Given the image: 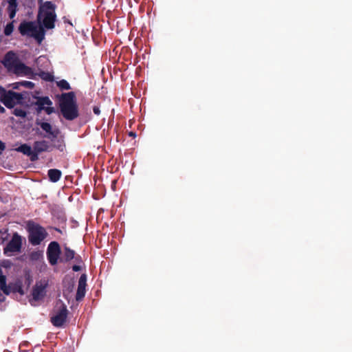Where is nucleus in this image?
Returning a JSON list of instances; mask_svg holds the SVG:
<instances>
[{
	"mask_svg": "<svg viewBox=\"0 0 352 352\" xmlns=\"http://www.w3.org/2000/svg\"><path fill=\"white\" fill-rule=\"evenodd\" d=\"M19 31L22 36H28L35 38L41 43L45 38V30L43 26L38 28L32 21H23L19 26Z\"/></svg>",
	"mask_w": 352,
	"mask_h": 352,
	"instance_id": "6",
	"label": "nucleus"
},
{
	"mask_svg": "<svg viewBox=\"0 0 352 352\" xmlns=\"http://www.w3.org/2000/svg\"><path fill=\"white\" fill-rule=\"evenodd\" d=\"M72 270L74 272H79L81 270V267L78 265H74L72 266Z\"/></svg>",
	"mask_w": 352,
	"mask_h": 352,
	"instance_id": "29",
	"label": "nucleus"
},
{
	"mask_svg": "<svg viewBox=\"0 0 352 352\" xmlns=\"http://www.w3.org/2000/svg\"><path fill=\"white\" fill-rule=\"evenodd\" d=\"M62 256L60 259V263H68L70 261L73 260L75 258L76 252L74 250H72L70 248L64 245L63 251H62Z\"/></svg>",
	"mask_w": 352,
	"mask_h": 352,
	"instance_id": "15",
	"label": "nucleus"
},
{
	"mask_svg": "<svg viewBox=\"0 0 352 352\" xmlns=\"http://www.w3.org/2000/svg\"><path fill=\"white\" fill-rule=\"evenodd\" d=\"M43 254L42 251H34L30 254V259L32 261H37L42 258Z\"/></svg>",
	"mask_w": 352,
	"mask_h": 352,
	"instance_id": "19",
	"label": "nucleus"
},
{
	"mask_svg": "<svg viewBox=\"0 0 352 352\" xmlns=\"http://www.w3.org/2000/svg\"><path fill=\"white\" fill-rule=\"evenodd\" d=\"M54 230L60 233H61V230L59 228H55Z\"/></svg>",
	"mask_w": 352,
	"mask_h": 352,
	"instance_id": "34",
	"label": "nucleus"
},
{
	"mask_svg": "<svg viewBox=\"0 0 352 352\" xmlns=\"http://www.w3.org/2000/svg\"><path fill=\"white\" fill-rule=\"evenodd\" d=\"M58 106L63 118L67 120H74L79 116L78 107L75 93H63L57 96Z\"/></svg>",
	"mask_w": 352,
	"mask_h": 352,
	"instance_id": "3",
	"label": "nucleus"
},
{
	"mask_svg": "<svg viewBox=\"0 0 352 352\" xmlns=\"http://www.w3.org/2000/svg\"><path fill=\"white\" fill-rule=\"evenodd\" d=\"M68 313L67 306L63 302H60V307L50 318L52 324L56 327H62L67 321Z\"/></svg>",
	"mask_w": 352,
	"mask_h": 352,
	"instance_id": "10",
	"label": "nucleus"
},
{
	"mask_svg": "<svg viewBox=\"0 0 352 352\" xmlns=\"http://www.w3.org/2000/svg\"><path fill=\"white\" fill-rule=\"evenodd\" d=\"M5 111H6L5 108L0 104V113H5Z\"/></svg>",
	"mask_w": 352,
	"mask_h": 352,
	"instance_id": "31",
	"label": "nucleus"
},
{
	"mask_svg": "<svg viewBox=\"0 0 352 352\" xmlns=\"http://www.w3.org/2000/svg\"><path fill=\"white\" fill-rule=\"evenodd\" d=\"M50 180L52 182H58L61 177V171L58 169H50L47 173Z\"/></svg>",
	"mask_w": 352,
	"mask_h": 352,
	"instance_id": "18",
	"label": "nucleus"
},
{
	"mask_svg": "<svg viewBox=\"0 0 352 352\" xmlns=\"http://www.w3.org/2000/svg\"><path fill=\"white\" fill-rule=\"evenodd\" d=\"M22 248V236L17 232H14L11 240L3 248V254L6 256H12L15 253L20 252Z\"/></svg>",
	"mask_w": 352,
	"mask_h": 352,
	"instance_id": "9",
	"label": "nucleus"
},
{
	"mask_svg": "<svg viewBox=\"0 0 352 352\" xmlns=\"http://www.w3.org/2000/svg\"><path fill=\"white\" fill-rule=\"evenodd\" d=\"M129 135H130V136H135V133H133V132H131V133H129Z\"/></svg>",
	"mask_w": 352,
	"mask_h": 352,
	"instance_id": "35",
	"label": "nucleus"
},
{
	"mask_svg": "<svg viewBox=\"0 0 352 352\" xmlns=\"http://www.w3.org/2000/svg\"><path fill=\"white\" fill-rule=\"evenodd\" d=\"M75 262L78 263H82V258H81V256L80 255H76V254H75V258H74Z\"/></svg>",
	"mask_w": 352,
	"mask_h": 352,
	"instance_id": "28",
	"label": "nucleus"
},
{
	"mask_svg": "<svg viewBox=\"0 0 352 352\" xmlns=\"http://www.w3.org/2000/svg\"><path fill=\"white\" fill-rule=\"evenodd\" d=\"M43 111H45L47 115H50L55 112V109L51 106L45 107Z\"/></svg>",
	"mask_w": 352,
	"mask_h": 352,
	"instance_id": "25",
	"label": "nucleus"
},
{
	"mask_svg": "<svg viewBox=\"0 0 352 352\" xmlns=\"http://www.w3.org/2000/svg\"><path fill=\"white\" fill-rule=\"evenodd\" d=\"M14 21L8 23L4 28V34L6 36H10L14 30Z\"/></svg>",
	"mask_w": 352,
	"mask_h": 352,
	"instance_id": "22",
	"label": "nucleus"
},
{
	"mask_svg": "<svg viewBox=\"0 0 352 352\" xmlns=\"http://www.w3.org/2000/svg\"><path fill=\"white\" fill-rule=\"evenodd\" d=\"M17 152L22 153L23 154L30 157L32 162H35L38 160V157L36 155L34 152V149H32L31 146L27 144H23L20 146L15 149Z\"/></svg>",
	"mask_w": 352,
	"mask_h": 352,
	"instance_id": "14",
	"label": "nucleus"
},
{
	"mask_svg": "<svg viewBox=\"0 0 352 352\" xmlns=\"http://www.w3.org/2000/svg\"><path fill=\"white\" fill-rule=\"evenodd\" d=\"M0 94L1 102L9 109H12L16 103H20L23 99L21 94L13 91H8L3 94L0 92Z\"/></svg>",
	"mask_w": 352,
	"mask_h": 352,
	"instance_id": "11",
	"label": "nucleus"
},
{
	"mask_svg": "<svg viewBox=\"0 0 352 352\" xmlns=\"http://www.w3.org/2000/svg\"><path fill=\"white\" fill-rule=\"evenodd\" d=\"M0 291H1V290L0 289ZM5 299H6V297L4 296V293L2 294L1 292H0V303L4 302Z\"/></svg>",
	"mask_w": 352,
	"mask_h": 352,
	"instance_id": "30",
	"label": "nucleus"
},
{
	"mask_svg": "<svg viewBox=\"0 0 352 352\" xmlns=\"http://www.w3.org/2000/svg\"><path fill=\"white\" fill-rule=\"evenodd\" d=\"M35 104L37 106V113H40L45 107V105L51 106L52 104V102L47 96L38 97Z\"/></svg>",
	"mask_w": 352,
	"mask_h": 352,
	"instance_id": "16",
	"label": "nucleus"
},
{
	"mask_svg": "<svg viewBox=\"0 0 352 352\" xmlns=\"http://www.w3.org/2000/svg\"><path fill=\"white\" fill-rule=\"evenodd\" d=\"M6 239H7V236H6V237H5V238H4V237H3V236H1V237H0V242H1V243H3L6 240Z\"/></svg>",
	"mask_w": 352,
	"mask_h": 352,
	"instance_id": "32",
	"label": "nucleus"
},
{
	"mask_svg": "<svg viewBox=\"0 0 352 352\" xmlns=\"http://www.w3.org/2000/svg\"><path fill=\"white\" fill-rule=\"evenodd\" d=\"M61 253L60 245L57 241H52L49 243L46 255L47 261L52 266H55L60 263Z\"/></svg>",
	"mask_w": 352,
	"mask_h": 352,
	"instance_id": "8",
	"label": "nucleus"
},
{
	"mask_svg": "<svg viewBox=\"0 0 352 352\" xmlns=\"http://www.w3.org/2000/svg\"><path fill=\"white\" fill-rule=\"evenodd\" d=\"M87 286V275L85 274H81L78 280V288L76 294V300L81 301L86 294Z\"/></svg>",
	"mask_w": 352,
	"mask_h": 352,
	"instance_id": "12",
	"label": "nucleus"
},
{
	"mask_svg": "<svg viewBox=\"0 0 352 352\" xmlns=\"http://www.w3.org/2000/svg\"><path fill=\"white\" fill-rule=\"evenodd\" d=\"M6 149L5 144L0 140V155L2 154L3 151Z\"/></svg>",
	"mask_w": 352,
	"mask_h": 352,
	"instance_id": "27",
	"label": "nucleus"
},
{
	"mask_svg": "<svg viewBox=\"0 0 352 352\" xmlns=\"http://www.w3.org/2000/svg\"><path fill=\"white\" fill-rule=\"evenodd\" d=\"M25 228L28 233V241L34 246L40 245L48 236L45 228L33 220L26 222Z\"/></svg>",
	"mask_w": 352,
	"mask_h": 352,
	"instance_id": "5",
	"label": "nucleus"
},
{
	"mask_svg": "<svg viewBox=\"0 0 352 352\" xmlns=\"http://www.w3.org/2000/svg\"><path fill=\"white\" fill-rule=\"evenodd\" d=\"M39 77H41L43 80H45L46 81H52L53 80L52 75L46 72H41L38 74Z\"/></svg>",
	"mask_w": 352,
	"mask_h": 352,
	"instance_id": "23",
	"label": "nucleus"
},
{
	"mask_svg": "<svg viewBox=\"0 0 352 352\" xmlns=\"http://www.w3.org/2000/svg\"><path fill=\"white\" fill-rule=\"evenodd\" d=\"M12 114H14L16 117H20L23 118H25L27 115L26 111L24 109L18 107L14 109Z\"/></svg>",
	"mask_w": 352,
	"mask_h": 352,
	"instance_id": "21",
	"label": "nucleus"
},
{
	"mask_svg": "<svg viewBox=\"0 0 352 352\" xmlns=\"http://www.w3.org/2000/svg\"><path fill=\"white\" fill-rule=\"evenodd\" d=\"M93 111L97 116L100 115V108L98 106H94V107Z\"/></svg>",
	"mask_w": 352,
	"mask_h": 352,
	"instance_id": "26",
	"label": "nucleus"
},
{
	"mask_svg": "<svg viewBox=\"0 0 352 352\" xmlns=\"http://www.w3.org/2000/svg\"><path fill=\"white\" fill-rule=\"evenodd\" d=\"M56 85L61 90L71 89V86L66 80H60L56 82Z\"/></svg>",
	"mask_w": 352,
	"mask_h": 352,
	"instance_id": "20",
	"label": "nucleus"
},
{
	"mask_svg": "<svg viewBox=\"0 0 352 352\" xmlns=\"http://www.w3.org/2000/svg\"><path fill=\"white\" fill-rule=\"evenodd\" d=\"M47 283L43 285L42 283H36L32 289V296L35 301H38L44 298L45 295V288Z\"/></svg>",
	"mask_w": 352,
	"mask_h": 352,
	"instance_id": "13",
	"label": "nucleus"
},
{
	"mask_svg": "<svg viewBox=\"0 0 352 352\" xmlns=\"http://www.w3.org/2000/svg\"><path fill=\"white\" fill-rule=\"evenodd\" d=\"M8 263H9L8 261L4 262L3 263V266L6 267H8L9 266Z\"/></svg>",
	"mask_w": 352,
	"mask_h": 352,
	"instance_id": "33",
	"label": "nucleus"
},
{
	"mask_svg": "<svg viewBox=\"0 0 352 352\" xmlns=\"http://www.w3.org/2000/svg\"><path fill=\"white\" fill-rule=\"evenodd\" d=\"M56 6L52 1H46L39 8L38 20H42L43 26L48 30L55 27Z\"/></svg>",
	"mask_w": 352,
	"mask_h": 352,
	"instance_id": "4",
	"label": "nucleus"
},
{
	"mask_svg": "<svg viewBox=\"0 0 352 352\" xmlns=\"http://www.w3.org/2000/svg\"><path fill=\"white\" fill-rule=\"evenodd\" d=\"M36 124L39 126L45 134L43 138L49 139L52 144L45 140L35 141L33 144V149L36 155L38 157V155L43 152H50L54 148L63 151L65 148V144L63 138H58L60 134V129L47 122H42L39 120H36Z\"/></svg>",
	"mask_w": 352,
	"mask_h": 352,
	"instance_id": "1",
	"label": "nucleus"
},
{
	"mask_svg": "<svg viewBox=\"0 0 352 352\" xmlns=\"http://www.w3.org/2000/svg\"><path fill=\"white\" fill-rule=\"evenodd\" d=\"M1 63L9 72L16 76L32 77L34 74L32 69L21 63L17 54L13 51L8 52Z\"/></svg>",
	"mask_w": 352,
	"mask_h": 352,
	"instance_id": "2",
	"label": "nucleus"
},
{
	"mask_svg": "<svg viewBox=\"0 0 352 352\" xmlns=\"http://www.w3.org/2000/svg\"><path fill=\"white\" fill-rule=\"evenodd\" d=\"M20 84L28 89H33L34 87V83L31 81H22Z\"/></svg>",
	"mask_w": 352,
	"mask_h": 352,
	"instance_id": "24",
	"label": "nucleus"
},
{
	"mask_svg": "<svg viewBox=\"0 0 352 352\" xmlns=\"http://www.w3.org/2000/svg\"><path fill=\"white\" fill-rule=\"evenodd\" d=\"M17 6L18 2L17 0H9L8 1V12L9 13V16L10 19H13L16 13L17 12Z\"/></svg>",
	"mask_w": 352,
	"mask_h": 352,
	"instance_id": "17",
	"label": "nucleus"
},
{
	"mask_svg": "<svg viewBox=\"0 0 352 352\" xmlns=\"http://www.w3.org/2000/svg\"><path fill=\"white\" fill-rule=\"evenodd\" d=\"M0 289L6 295H9L10 293H19L21 295L24 294L20 281L6 284V276L3 274L1 270H0Z\"/></svg>",
	"mask_w": 352,
	"mask_h": 352,
	"instance_id": "7",
	"label": "nucleus"
}]
</instances>
